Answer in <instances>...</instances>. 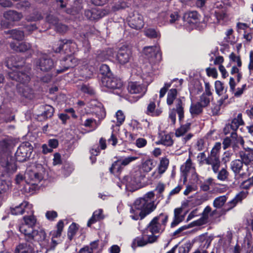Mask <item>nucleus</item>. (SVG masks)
Here are the masks:
<instances>
[{"instance_id":"de8ad7c7","label":"nucleus","mask_w":253,"mask_h":253,"mask_svg":"<svg viewBox=\"0 0 253 253\" xmlns=\"http://www.w3.org/2000/svg\"><path fill=\"white\" fill-rule=\"evenodd\" d=\"M11 184L5 180H0V196L3 200L4 193L9 190Z\"/></svg>"},{"instance_id":"3c124183","label":"nucleus","mask_w":253,"mask_h":253,"mask_svg":"<svg viewBox=\"0 0 253 253\" xmlns=\"http://www.w3.org/2000/svg\"><path fill=\"white\" fill-rule=\"evenodd\" d=\"M43 111L41 114V116H42L44 119L50 118L53 116L54 108L51 106L46 105L43 106Z\"/></svg>"},{"instance_id":"39448f33","label":"nucleus","mask_w":253,"mask_h":253,"mask_svg":"<svg viewBox=\"0 0 253 253\" xmlns=\"http://www.w3.org/2000/svg\"><path fill=\"white\" fill-rule=\"evenodd\" d=\"M177 90L175 88H171L168 90L167 96V104L171 106L175 101V111L178 115L179 121L184 118L183 97H177Z\"/></svg>"},{"instance_id":"f03ea898","label":"nucleus","mask_w":253,"mask_h":253,"mask_svg":"<svg viewBox=\"0 0 253 253\" xmlns=\"http://www.w3.org/2000/svg\"><path fill=\"white\" fill-rule=\"evenodd\" d=\"M154 196V193L150 191L136 199L130 210V217L135 220L142 219L153 211L156 208Z\"/></svg>"},{"instance_id":"f704fd0d","label":"nucleus","mask_w":253,"mask_h":253,"mask_svg":"<svg viewBox=\"0 0 253 253\" xmlns=\"http://www.w3.org/2000/svg\"><path fill=\"white\" fill-rule=\"evenodd\" d=\"M4 17L10 21H18L22 17V15L20 13H18L15 11L9 10L4 14Z\"/></svg>"},{"instance_id":"4be33fe9","label":"nucleus","mask_w":253,"mask_h":253,"mask_svg":"<svg viewBox=\"0 0 253 253\" xmlns=\"http://www.w3.org/2000/svg\"><path fill=\"white\" fill-rule=\"evenodd\" d=\"M205 92L200 96L198 102L204 108L209 105L210 102L212 98L210 84L209 83H205Z\"/></svg>"},{"instance_id":"338daca9","label":"nucleus","mask_w":253,"mask_h":253,"mask_svg":"<svg viewBox=\"0 0 253 253\" xmlns=\"http://www.w3.org/2000/svg\"><path fill=\"white\" fill-rule=\"evenodd\" d=\"M73 170V168L69 165H64L62 173L65 177L69 176Z\"/></svg>"},{"instance_id":"774afa93","label":"nucleus","mask_w":253,"mask_h":253,"mask_svg":"<svg viewBox=\"0 0 253 253\" xmlns=\"http://www.w3.org/2000/svg\"><path fill=\"white\" fill-rule=\"evenodd\" d=\"M224 87L222 83L219 81L215 82V89L217 94L220 95L223 91Z\"/></svg>"},{"instance_id":"603ef678","label":"nucleus","mask_w":253,"mask_h":253,"mask_svg":"<svg viewBox=\"0 0 253 253\" xmlns=\"http://www.w3.org/2000/svg\"><path fill=\"white\" fill-rule=\"evenodd\" d=\"M138 157L135 156H129L126 157H121L119 159L123 167L127 166L131 162L136 161Z\"/></svg>"},{"instance_id":"7ed1b4c3","label":"nucleus","mask_w":253,"mask_h":253,"mask_svg":"<svg viewBox=\"0 0 253 253\" xmlns=\"http://www.w3.org/2000/svg\"><path fill=\"white\" fill-rule=\"evenodd\" d=\"M104 86L112 90L113 93L127 99L125 87L121 80L110 77H103L102 80Z\"/></svg>"},{"instance_id":"c9c22d12","label":"nucleus","mask_w":253,"mask_h":253,"mask_svg":"<svg viewBox=\"0 0 253 253\" xmlns=\"http://www.w3.org/2000/svg\"><path fill=\"white\" fill-rule=\"evenodd\" d=\"M231 137L232 138V147L236 155L241 151L240 150V146H241V145L238 141L240 138H243V137L241 136H238L237 133H232L231 134Z\"/></svg>"},{"instance_id":"bb28decb","label":"nucleus","mask_w":253,"mask_h":253,"mask_svg":"<svg viewBox=\"0 0 253 253\" xmlns=\"http://www.w3.org/2000/svg\"><path fill=\"white\" fill-rule=\"evenodd\" d=\"M155 165L156 163L153 159L150 158L144 159L142 161L140 168V171H138L140 174L145 176L144 174L151 171L155 167Z\"/></svg>"},{"instance_id":"680f3d73","label":"nucleus","mask_w":253,"mask_h":253,"mask_svg":"<svg viewBox=\"0 0 253 253\" xmlns=\"http://www.w3.org/2000/svg\"><path fill=\"white\" fill-rule=\"evenodd\" d=\"M100 71L104 77H110L111 73L109 67L106 64H102L100 68Z\"/></svg>"},{"instance_id":"6ab92c4d","label":"nucleus","mask_w":253,"mask_h":253,"mask_svg":"<svg viewBox=\"0 0 253 253\" xmlns=\"http://www.w3.org/2000/svg\"><path fill=\"white\" fill-rule=\"evenodd\" d=\"M36 66L41 70L47 72L54 66L53 60L46 54L42 55L36 62Z\"/></svg>"},{"instance_id":"58836bf2","label":"nucleus","mask_w":253,"mask_h":253,"mask_svg":"<svg viewBox=\"0 0 253 253\" xmlns=\"http://www.w3.org/2000/svg\"><path fill=\"white\" fill-rule=\"evenodd\" d=\"M167 18L169 20L170 24H178L179 21L180 20V17L177 12H174L170 13L169 15H167L166 13H163L161 14V16H166Z\"/></svg>"},{"instance_id":"6e6552de","label":"nucleus","mask_w":253,"mask_h":253,"mask_svg":"<svg viewBox=\"0 0 253 253\" xmlns=\"http://www.w3.org/2000/svg\"><path fill=\"white\" fill-rule=\"evenodd\" d=\"M243 150H241L236 156L242 158L246 163H251L253 161V142L247 140L245 141L243 138H240L238 141Z\"/></svg>"},{"instance_id":"49530a36","label":"nucleus","mask_w":253,"mask_h":253,"mask_svg":"<svg viewBox=\"0 0 253 253\" xmlns=\"http://www.w3.org/2000/svg\"><path fill=\"white\" fill-rule=\"evenodd\" d=\"M11 37L17 41H21L24 39V32L17 29H13L9 31Z\"/></svg>"},{"instance_id":"bf43d9fd","label":"nucleus","mask_w":253,"mask_h":253,"mask_svg":"<svg viewBox=\"0 0 253 253\" xmlns=\"http://www.w3.org/2000/svg\"><path fill=\"white\" fill-rule=\"evenodd\" d=\"M78 230L77 225L73 223L69 227L68 231L67 236L70 240H71L73 237L76 234Z\"/></svg>"},{"instance_id":"6e6d98bb","label":"nucleus","mask_w":253,"mask_h":253,"mask_svg":"<svg viewBox=\"0 0 253 253\" xmlns=\"http://www.w3.org/2000/svg\"><path fill=\"white\" fill-rule=\"evenodd\" d=\"M214 180L213 178L210 177L206 179L200 185V188L203 191H208L210 189V186L214 183Z\"/></svg>"},{"instance_id":"1a4fd4ad","label":"nucleus","mask_w":253,"mask_h":253,"mask_svg":"<svg viewBox=\"0 0 253 253\" xmlns=\"http://www.w3.org/2000/svg\"><path fill=\"white\" fill-rule=\"evenodd\" d=\"M212 13L220 24L223 25L229 20L227 7L222 2L217 1L214 4Z\"/></svg>"},{"instance_id":"052dcab7","label":"nucleus","mask_w":253,"mask_h":253,"mask_svg":"<svg viewBox=\"0 0 253 253\" xmlns=\"http://www.w3.org/2000/svg\"><path fill=\"white\" fill-rule=\"evenodd\" d=\"M217 178L220 181L226 180L228 176V172L225 169H222L217 171Z\"/></svg>"},{"instance_id":"ddd939ff","label":"nucleus","mask_w":253,"mask_h":253,"mask_svg":"<svg viewBox=\"0 0 253 253\" xmlns=\"http://www.w3.org/2000/svg\"><path fill=\"white\" fill-rule=\"evenodd\" d=\"M33 151V147L28 142L21 144L18 148L15 153V158L19 162L25 161L31 156Z\"/></svg>"},{"instance_id":"ea45409f","label":"nucleus","mask_w":253,"mask_h":253,"mask_svg":"<svg viewBox=\"0 0 253 253\" xmlns=\"http://www.w3.org/2000/svg\"><path fill=\"white\" fill-rule=\"evenodd\" d=\"M64 227V223L62 220H60L57 224V230L52 231L51 232L52 238H58L60 237ZM52 241L55 243V241L52 239Z\"/></svg>"},{"instance_id":"a19ab883","label":"nucleus","mask_w":253,"mask_h":253,"mask_svg":"<svg viewBox=\"0 0 253 253\" xmlns=\"http://www.w3.org/2000/svg\"><path fill=\"white\" fill-rule=\"evenodd\" d=\"M191 123H187L185 125L181 126L180 127L175 130V135L176 137L183 136L190 128Z\"/></svg>"},{"instance_id":"4d7b16f0","label":"nucleus","mask_w":253,"mask_h":253,"mask_svg":"<svg viewBox=\"0 0 253 253\" xmlns=\"http://www.w3.org/2000/svg\"><path fill=\"white\" fill-rule=\"evenodd\" d=\"M144 33L147 37L150 38H156L160 36L159 32L153 28L145 29Z\"/></svg>"},{"instance_id":"9b49d317","label":"nucleus","mask_w":253,"mask_h":253,"mask_svg":"<svg viewBox=\"0 0 253 253\" xmlns=\"http://www.w3.org/2000/svg\"><path fill=\"white\" fill-rule=\"evenodd\" d=\"M25 236L27 241L33 240L37 242L43 247H46L48 244V239L46 238V234L42 229H34L32 232L30 233L29 235H26Z\"/></svg>"},{"instance_id":"2eb2a0df","label":"nucleus","mask_w":253,"mask_h":253,"mask_svg":"<svg viewBox=\"0 0 253 253\" xmlns=\"http://www.w3.org/2000/svg\"><path fill=\"white\" fill-rule=\"evenodd\" d=\"M42 178V174L38 172L36 168L28 169L25 173V182L33 185H37Z\"/></svg>"},{"instance_id":"4468645a","label":"nucleus","mask_w":253,"mask_h":253,"mask_svg":"<svg viewBox=\"0 0 253 253\" xmlns=\"http://www.w3.org/2000/svg\"><path fill=\"white\" fill-rule=\"evenodd\" d=\"M157 238L158 237L153 234H147L144 232L141 236L137 237L133 240L131 247L133 249L138 247H143L155 242Z\"/></svg>"},{"instance_id":"37998d69","label":"nucleus","mask_w":253,"mask_h":253,"mask_svg":"<svg viewBox=\"0 0 253 253\" xmlns=\"http://www.w3.org/2000/svg\"><path fill=\"white\" fill-rule=\"evenodd\" d=\"M230 124L232 126L233 130L236 131L240 126L244 124L242 114H238L237 116L232 121Z\"/></svg>"},{"instance_id":"2f4dec72","label":"nucleus","mask_w":253,"mask_h":253,"mask_svg":"<svg viewBox=\"0 0 253 253\" xmlns=\"http://www.w3.org/2000/svg\"><path fill=\"white\" fill-rule=\"evenodd\" d=\"M155 108V103L151 102L147 106L146 114L153 117L159 116L162 113V110L161 108L156 109Z\"/></svg>"},{"instance_id":"f8f14e48","label":"nucleus","mask_w":253,"mask_h":253,"mask_svg":"<svg viewBox=\"0 0 253 253\" xmlns=\"http://www.w3.org/2000/svg\"><path fill=\"white\" fill-rule=\"evenodd\" d=\"M31 213H33V211ZM24 223L19 227V231L24 235H29L34 229L37 223V219L33 214L23 217Z\"/></svg>"},{"instance_id":"7c9ffc66","label":"nucleus","mask_w":253,"mask_h":253,"mask_svg":"<svg viewBox=\"0 0 253 253\" xmlns=\"http://www.w3.org/2000/svg\"><path fill=\"white\" fill-rule=\"evenodd\" d=\"M34 248L31 244L23 243L16 247L15 253H34Z\"/></svg>"},{"instance_id":"864d4df0","label":"nucleus","mask_w":253,"mask_h":253,"mask_svg":"<svg viewBox=\"0 0 253 253\" xmlns=\"http://www.w3.org/2000/svg\"><path fill=\"white\" fill-rule=\"evenodd\" d=\"M173 143V142L170 135L168 134L162 136L159 143L165 146H170L172 145Z\"/></svg>"},{"instance_id":"c03bdc74","label":"nucleus","mask_w":253,"mask_h":253,"mask_svg":"<svg viewBox=\"0 0 253 253\" xmlns=\"http://www.w3.org/2000/svg\"><path fill=\"white\" fill-rule=\"evenodd\" d=\"M230 124L232 126L233 130L236 131L240 126L244 124L242 114H238L237 116L232 121Z\"/></svg>"},{"instance_id":"e433bc0d","label":"nucleus","mask_w":253,"mask_h":253,"mask_svg":"<svg viewBox=\"0 0 253 253\" xmlns=\"http://www.w3.org/2000/svg\"><path fill=\"white\" fill-rule=\"evenodd\" d=\"M203 108L198 102L192 103L190 108V112L192 116H196L202 112Z\"/></svg>"},{"instance_id":"0e129e2a","label":"nucleus","mask_w":253,"mask_h":253,"mask_svg":"<svg viewBox=\"0 0 253 253\" xmlns=\"http://www.w3.org/2000/svg\"><path fill=\"white\" fill-rule=\"evenodd\" d=\"M171 83H165L164 86L160 89L159 93V98H162L166 94L168 89L171 86Z\"/></svg>"},{"instance_id":"69168bd1","label":"nucleus","mask_w":253,"mask_h":253,"mask_svg":"<svg viewBox=\"0 0 253 253\" xmlns=\"http://www.w3.org/2000/svg\"><path fill=\"white\" fill-rule=\"evenodd\" d=\"M241 200L239 196H237L235 197L233 200L227 203V206H228L227 210H229L233 208H234L236 204Z\"/></svg>"},{"instance_id":"4c0bfd02","label":"nucleus","mask_w":253,"mask_h":253,"mask_svg":"<svg viewBox=\"0 0 253 253\" xmlns=\"http://www.w3.org/2000/svg\"><path fill=\"white\" fill-rule=\"evenodd\" d=\"M100 123L92 118H88L85 120L83 125L86 127L90 128V130H94L99 126Z\"/></svg>"},{"instance_id":"e2e57ef3","label":"nucleus","mask_w":253,"mask_h":253,"mask_svg":"<svg viewBox=\"0 0 253 253\" xmlns=\"http://www.w3.org/2000/svg\"><path fill=\"white\" fill-rule=\"evenodd\" d=\"M116 116L117 119V125L119 126L124 122L125 116L123 112L121 110H119L117 112Z\"/></svg>"},{"instance_id":"423d86ee","label":"nucleus","mask_w":253,"mask_h":253,"mask_svg":"<svg viewBox=\"0 0 253 253\" xmlns=\"http://www.w3.org/2000/svg\"><path fill=\"white\" fill-rule=\"evenodd\" d=\"M144 175L140 174L139 171H135L129 175L124 176L121 181V185L119 186L129 191H133L137 189V185Z\"/></svg>"},{"instance_id":"c85d7f7f","label":"nucleus","mask_w":253,"mask_h":253,"mask_svg":"<svg viewBox=\"0 0 253 253\" xmlns=\"http://www.w3.org/2000/svg\"><path fill=\"white\" fill-rule=\"evenodd\" d=\"M205 164L211 165L214 173H216L220 166L219 157H215L209 155L204 159Z\"/></svg>"},{"instance_id":"f257e3e1","label":"nucleus","mask_w":253,"mask_h":253,"mask_svg":"<svg viewBox=\"0 0 253 253\" xmlns=\"http://www.w3.org/2000/svg\"><path fill=\"white\" fill-rule=\"evenodd\" d=\"M5 64L7 68L12 70L11 72H8L9 78L20 83L17 85L18 91L25 97L30 98L33 91L31 87L27 84L30 80V76L27 73L19 71L20 66L17 63L14 57L8 58Z\"/></svg>"},{"instance_id":"f3484780","label":"nucleus","mask_w":253,"mask_h":253,"mask_svg":"<svg viewBox=\"0 0 253 253\" xmlns=\"http://www.w3.org/2000/svg\"><path fill=\"white\" fill-rule=\"evenodd\" d=\"M143 52L148 58L159 62L162 59V53L159 46H149L144 48Z\"/></svg>"},{"instance_id":"20e7f679","label":"nucleus","mask_w":253,"mask_h":253,"mask_svg":"<svg viewBox=\"0 0 253 253\" xmlns=\"http://www.w3.org/2000/svg\"><path fill=\"white\" fill-rule=\"evenodd\" d=\"M236 159L231 162L230 167L232 170L235 173L236 179L240 178H246L251 174V170L253 168L250 166L251 163H246L242 158Z\"/></svg>"},{"instance_id":"79ce46f5","label":"nucleus","mask_w":253,"mask_h":253,"mask_svg":"<svg viewBox=\"0 0 253 253\" xmlns=\"http://www.w3.org/2000/svg\"><path fill=\"white\" fill-rule=\"evenodd\" d=\"M123 166L119 159L114 162L111 167L110 168V171L113 174H118L120 173L123 169Z\"/></svg>"},{"instance_id":"0eeeda50","label":"nucleus","mask_w":253,"mask_h":253,"mask_svg":"<svg viewBox=\"0 0 253 253\" xmlns=\"http://www.w3.org/2000/svg\"><path fill=\"white\" fill-rule=\"evenodd\" d=\"M168 219V215L161 213L155 217L150 222L148 226L151 234L160 233L163 232L165 229Z\"/></svg>"},{"instance_id":"412c9836","label":"nucleus","mask_w":253,"mask_h":253,"mask_svg":"<svg viewBox=\"0 0 253 253\" xmlns=\"http://www.w3.org/2000/svg\"><path fill=\"white\" fill-rule=\"evenodd\" d=\"M131 52L130 50L126 46L120 48L117 54L118 62L122 65L128 63L131 59Z\"/></svg>"},{"instance_id":"dca6fc26","label":"nucleus","mask_w":253,"mask_h":253,"mask_svg":"<svg viewBox=\"0 0 253 253\" xmlns=\"http://www.w3.org/2000/svg\"><path fill=\"white\" fill-rule=\"evenodd\" d=\"M53 47V50L55 52H59L63 48H65L66 53H70L72 54L76 52L77 44L71 40H64L58 42V43Z\"/></svg>"},{"instance_id":"b1692460","label":"nucleus","mask_w":253,"mask_h":253,"mask_svg":"<svg viewBox=\"0 0 253 253\" xmlns=\"http://www.w3.org/2000/svg\"><path fill=\"white\" fill-rule=\"evenodd\" d=\"M14 145V139L7 136L0 140V156L6 154Z\"/></svg>"},{"instance_id":"393cba45","label":"nucleus","mask_w":253,"mask_h":253,"mask_svg":"<svg viewBox=\"0 0 253 253\" xmlns=\"http://www.w3.org/2000/svg\"><path fill=\"white\" fill-rule=\"evenodd\" d=\"M32 208V205L27 202H24L14 207H11L10 212L13 215L22 214L25 212H29L28 210H31Z\"/></svg>"},{"instance_id":"13d9d810","label":"nucleus","mask_w":253,"mask_h":253,"mask_svg":"<svg viewBox=\"0 0 253 253\" xmlns=\"http://www.w3.org/2000/svg\"><path fill=\"white\" fill-rule=\"evenodd\" d=\"M229 59L231 63H234L238 67L242 66V61L240 56L236 55L234 53L232 52L229 55Z\"/></svg>"},{"instance_id":"473e14b6","label":"nucleus","mask_w":253,"mask_h":253,"mask_svg":"<svg viewBox=\"0 0 253 253\" xmlns=\"http://www.w3.org/2000/svg\"><path fill=\"white\" fill-rule=\"evenodd\" d=\"M181 172L183 173L185 176L186 177V174L190 171H194V167L193 165L191 160L189 158L186 162L181 166L180 168Z\"/></svg>"},{"instance_id":"cd10ccee","label":"nucleus","mask_w":253,"mask_h":253,"mask_svg":"<svg viewBox=\"0 0 253 253\" xmlns=\"http://www.w3.org/2000/svg\"><path fill=\"white\" fill-rule=\"evenodd\" d=\"M198 14L196 11H192L184 14L183 19V25L187 26L189 24L191 26H194L198 19Z\"/></svg>"},{"instance_id":"9d476101","label":"nucleus","mask_w":253,"mask_h":253,"mask_svg":"<svg viewBox=\"0 0 253 253\" xmlns=\"http://www.w3.org/2000/svg\"><path fill=\"white\" fill-rule=\"evenodd\" d=\"M17 169L14 161L10 158L2 159L0 161V176L7 178L14 173Z\"/></svg>"},{"instance_id":"a211bd4d","label":"nucleus","mask_w":253,"mask_h":253,"mask_svg":"<svg viewBox=\"0 0 253 253\" xmlns=\"http://www.w3.org/2000/svg\"><path fill=\"white\" fill-rule=\"evenodd\" d=\"M110 11L111 10L108 8H96L92 9L91 10H85L84 11V14L87 19L93 20L101 18L108 14Z\"/></svg>"},{"instance_id":"5fc2aeb1","label":"nucleus","mask_w":253,"mask_h":253,"mask_svg":"<svg viewBox=\"0 0 253 253\" xmlns=\"http://www.w3.org/2000/svg\"><path fill=\"white\" fill-rule=\"evenodd\" d=\"M238 183L241 188L248 189L253 187V176L246 180L239 181Z\"/></svg>"},{"instance_id":"a878e982","label":"nucleus","mask_w":253,"mask_h":253,"mask_svg":"<svg viewBox=\"0 0 253 253\" xmlns=\"http://www.w3.org/2000/svg\"><path fill=\"white\" fill-rule=\"evenodd\" d=\"M77 59L72 54L68 55L67 57L61 61V65L63 66L64 68L61 70H57V73H61L70 68L73 67L77 64Z\"/></svg>"},{"instance_id":"aec40b11","label":"nucleus","mask_w":253,"mask_h":253,"mask_svg":"<svg viewBox=\"0 0 253 253\" xmlns=\"http://www.w3.org/2000/svg\"><path fill=\"white\" fill-rule=\"evenodd\" d=\"M127 90L131 94H137V97L143 96L146 91V87L138 82H131L128 83Z\"/></svg>"},{"instance_id":"8fccbe9b","label":"nucleus","mask_w":253,"mask_h":253,"mask_svg":"<svg viewBox=\"0 0 253 253\" xmlns=\"http://www.w3.org/2000/svg\"><path fill=\"white\" fill-rule=\"evenodd\" d=\"M226 201L227 197L226 196H221L214 199L213 205L216 209H220L225 204Z\"/></svg>"},{"instance_id":"5701e85b","label":"nucleus","mask_w":253,"mask_h":253,"mask_svg":"<svg viewBox=\"0 0 253 253\" xmlns=\"http://www.w3.org/2000/svg\"><path fill=\"white\" fill-rule=\"evenodd\" d=\"M128 22L131 28L136 30H140L144 26L143 16L137 12L134 13L132 16L129 17Z\"/></svg>"},{"instance_id":"72a5a7b5","label":"nucleus","mask_w":253,"mask_h":253,"mask_svg":"<svg viewBox=\"0 0 253 253\" xmlns=\"http://www.w3.org/2000/svg\"><path fill=\"white\" fill-rule=\"evenodd\" d=\"M211 211L210 207H207L203 212L202 217L195 221V224L197 225H201L206 223L208 221L209 215Z\"/></svg>"},{"instance_id":"c756f323","label":"nucleus","mask_w":253,"mask_h":253,"mask_svg":"<svg viewBox=\"0 0 253 253\" xmlns=\"http://www.w3.org/2000/svg\"><path fill=\"white\" fill-rule=\"evenodd\" d=\"M10 46L13 50L17 52H25L31 48V45L25 42L22 43L11 42Z\"/></svg>"},{"instance_id":"a18cd8bd","label":"nucleus","mask_w":253,"mask_h":253,"mask_svg":"<svg viewBox=\"0 0 253 253\" xmlns=\"http://www.w3.org/2000/svg\"><path fill=\"white\" fill-rule=\"evenodd\" d=\"M114 55L113 50L111 48H108L105 51H103L99 54L98 56V59L100 61H105L113 57Z\"/></svg>"},{"instance_id":"09e8293b","label":"nucleus","mask_w":253,"mask_h":253,"mask_svg":"<svg viewBox=\"0 0 253 253\" xmlns=\"http://www.w3.org/2000/svg\"><path fill=\"white\" fill-rule=\"evenodd\" d=\"M169 164V161L167 158H162L158 168V173L160 175L163 174L166 170Z\"/></svg>"}]
</instances>
